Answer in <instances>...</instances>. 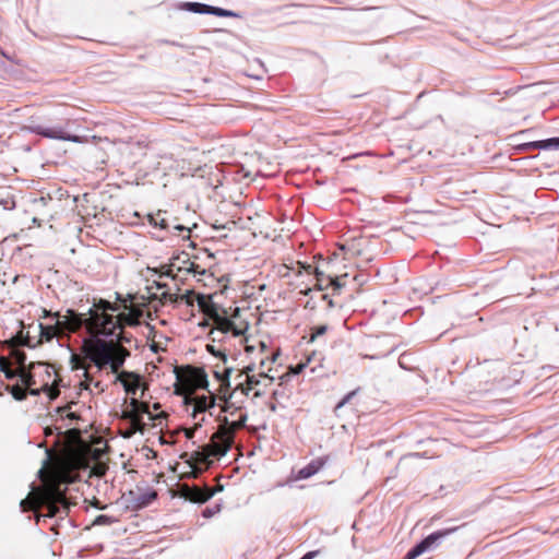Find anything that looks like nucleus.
Listing matches in <instances>:
<instances>
[{"label":"nucleus","instance_id":"f257e3e1","mask_svg":"<svg viewBox=\"0 0 559 559\" xmlns=\"http://www.w3.org/2000/svg\"><path fill=\"white\" fill-rule=\"evenodd\" d=\"M41 485L34 488L28 496L21 501L24 512L38 511L46 508V514H37V522L40 516L53 518L67 515L72 502L66 495L68 485L73 483L75 475L64 462H56L39 471Z\"/></svg>","mask_w":559,"mask_h":559},{"label":"nucleus","instance_id":"f03ea898","mask_svg":"<svg viewBox=\"0 0 559 559\" xmlns=\"http://www.w3.org/2000/svg\"><path fill=\"white\" fill-rule=\"evenodd\" d=\"M245 394V383H238L235 390L225 399V411L234 407L239 411L237 419L229 421L225 418V424L213 433L211 441L202 447V450L194 451L187 462L190 464L192 477H198L205 471L212 463V456L224 455L231 447L234 441V433L236 430L245 427V413L241 412V406H238V396Z\"/></svg>","mask_w":559,"mask_h":559},{"label":"nucleus","instance_id":"7ed1b4c3","mask_svg":"<svg viewBox=\"0 0 559 559\" xmlns=\"http://www.w3.org/2000/svg\"><path fill=\"white\" fill-rule=\"evenodd\" d=\"M175 373V393L183 396L185 406L188 412L191 409L190 416L193 419L214 406L215 397L212 394H195L197 390L207 386V376L202 368L193 366L176 367Z\"/></svg>","mask_w":559,"mask_h":559},{"label":"nucleus","instance_id":"20e7f679","mask_svg":"<svg viewBox=\"0 0 559 559\" xmlns=\"http://www.w3.org/2000/svg\"><path fill=\"white\" fill-rule=\"evenodd\" d=\"M118 331L115 334L116 340L106 341L99 337L84 340L82 352L86 354V357L98 370L109 366L111 372H118L130 356V352L122 345L124 342H130V340L124 336L122 330Z\"/></svg>","mask_w":559,"mask_h":559},{"label":"nucleus","instance_id":"39448f33","mask_svg":"<svg viewBox=\"0 0 559 559\" xmlns=\"http://www.w3.org/2000/svg\"><path fill=\"white\" fill-rule=\"evenodd\" d=\"M143 316L142 307H135L128 312H118V307L111 306V302L99 298L98 307L90 320V328L93 332H100L104 336H112L118 330H123L126 325L136 326Z\"/></svg>","mask_w":559,"mask_h":559},{"label":"nucleus","instance_id":"423d86ee","mask_svg":"<svg viewBox=\"0 0 559 559\" xmlns=\"http://www.w3.org/2000/svg\"><path fill=\"white\" fill-rule=\"evenodd\" d=\"M274 361V353L267 348V342L257 337L247 336V393L261 379L271 382L269 376L271 365Z\"/></svg>","mask_w":559,"mask_h":559},{"label":"nucleus","instance_id":"0eeeda50","mask_svg":"<svg viewBox=\"0 0 559 559\" xmlns=\"http://www.w3.org/2000/svg\"><path fill=\"white\" fill-rule=\"evenodd\" d=\"M197 301L202 312L223 333H231L234 336L245 335V323L240 320L239 307L221 308L212 300L210 295H198Z\"/></svg>","mask_w":559,"mask_h":559},{"label":"nucleus","instance_id":"6e6552de","mask_svg":"<svg viewBox=\"0 0 559 559\" xmlns=\"http://www.w3.org/2000/svg\"><path fill=\"white\" fill-rule=\"evenodd\" d=\"M97 307L98 299H94L87 313H79L72 309H68L66 313L58 319L63 334H66V332L75 333L84 326L91 336L96 338L98 335H102L100 332H93L90 328V320L93 318Z\"/></svg>","mask_w":559,"mask_h":559},{"label":"nucleus","instance_id":"1a4fd4ad","mask_svg":"<svg viewBox=\"0 0 559 559\" xmlns=\"http://www.w3.org/2000/svg\"><path fill=\"white\" fill-rule=\"evenodd\" d=\"M248 211H253L252 215H247V229L251 230L253 238L260 237L263 241H266L271 235L272 216L266 210H258L252 204L247 207Z\"/></svg>","mask_w":559,"mask_h":559},{"label":"nucleus","instance_id":"9d476101","mask_svg":"<svg viewBox=\"0 0 559 559\" xmlns=\"http://www.w3.org/2000/svg\"><path fill=\"white\" fill-rule=\"evenodd\" d=\"M36 364L32 362L27 369H19L20 382L25 386L31 395H39L41 392L47 393L50 400H55L59 395V389L57 386H49L48 383L37 386L35 376L32 372L35 369Z\"/></svg>","mask_w":559,"mask_h":559},{"label":"nucleus","instance_id":"9b49d317","mask_svg":"<svg viewBox=\"0 0 559 559\" xmlns=\"http://www.w3.org/2000/svg\"><path fill=\"white\" fill-rule=\"evenodd\" d=\"M457 531V527H449L444 530H440L431 533L426 538H424L419 544L413 547L405 556L404 559H415L425 551L431 549L433 546L439 544L442 539L448 537Z\"/></svg>","mask_w":559,"mask_h":559},{"label":"nucleus","instance_id":"f8f14e48","mask_svg":"<svg viewBox=\"0 0 559 559\" xmlns=\"http://www.w3.org/2000/svg\"><path fill=\"white\" fill-rule=\"evenodd\" d=\"M180 495L191 502L203 503L213 497L214 489L209 486L200 487L183 484L180 487Z\"/></svg>","mask_w":559,"mask_h":559},{"label":"nucleus","instance_id":"ddd939ff","mask_svg":"<svg viewBox=\"0 0 559 559\" xmlns=\"http://www.w3.org/2000/svg\"><path fill=\"white\" fill-rule=\"evenodd\" d=\"M115 373L117 374L116 382H120L128 394L135 395L136 391L142 385L141 376L133 371L126 370H118V372Z\"/></svg>","mask_w":559,"mask_h":559},{"label":"nucleus","instance_id":"4468645a","mask_svg":"<svg viewBox=\"0 0 559 559\" xmlns=\"http://www.w3.org/2000/svg\"><path fill=\"white\" fill-rule=\"evenodd\" d=\"M31 130L34 133L41 135L44 138H48V139L63 140V141H70V142H74V143L83 142L81 136L70 135V134H67L66 132H63L62 130H58V129L45 128L43 126H35V127H32Z\"/></svg>","mask_w":559,"mask_h":559},{"label":"nucleus","instance_id":"2eb2a0df","mask_svg":"<svg viewBox=\"0 0 559 559\" xmlns=\"http://www.w3.org/2000/svg\"><path fill=\"white\" fill-rule=\"evenodd\" d=\"M39 329L40 341L50 342L53 337H61L64 335L58 320L52 325L39 324Z\"/></svg>","mask_w":559,"mask_h":559},{"label":"nucleus","instance_id":"dca6fc26","mask_svg":"<svg viewBox=\"0 0 559 559\" xmlns=\"http://www.w3.org/2000/svg\"><path fill=\"white\" fill-rule=\"evenodd\" d=\"M325 464V460L317 459L298 472V479H307L318 473Z\"/></svg>","mask_w":559,"mask_h":559},{"label":"nucleus","instance_id":"f3484780","mask_svg":"<svg viewBox=\"0 0 559 559\" xmlns=\"http://www.w3.org/2000/svg\"><path fill=\"white\" fill-rule=\"evenodd\" d=\"M111 306L118 307V311H128L132 308L140 307L141 305L135 302V296L131 294H128L127 296L117 294L116 301L111 302Z\"/></svg>","mask_w":559,"mask_h":559},{"label":"nucleus","instance_id":"a211bd4d","mask_svg":"<svg viewBox=\"0 0 559 559\" xmlns=\"http://www.w3.org/2000/svg\"><path fill=\"white\" fill-rule=\"evenodd\" d=\"M265 73L264 64L259 59L250 61L249 69H247V78L261 81Z\"/></svg>","mask_w":559,"mask_h":559},{"label":"nucleus","instance_id":"6ab92c4d","mask_svg":"<svg viewBox=\"0 0 559 559\" xmlns=\"http://www.w3.org/2000/svg\"><path fill=\"white\" fill-rule=\"evenodd\" d=\"M527 147L537 150H559V138L535 141L526 144Z\"/></svg>","mask_w":559,"mask_h":559},{"label":"nucleus","instance_id":"aec40b11","mask_svg":"<svg viewBox=\"0 0 559 559\" xmlns=\"http://www.w3.org/2000/svg\"><path fill=\"white\" fill-rule=\"evenodd\" d=\"M121 418L128 419L131 425L143 426V428H145V424L143 423L142 417L133 406L129 405V407L122 412Z\"/></svg>","mask_w":559,"mask_h":559},{"label":"nucleus","instance_id":"412c9836","mask_svg":"<svg viewBox=\"0 0 559 559\" xmlns=\"http://www.w3.org/2000/svg\"><path fill=\"white\" fill-rule=\"evenodd\" d=\"M62 435L61 431L58 432L57 439L53 443L55 447L60 445V436ZM63 438L67 440L68 443L73 444L76 442H81V436L79 429H69L63 433Z\"/></svg>","mask_w":559,"mask_h":559},{"label":"nucleus","instance_id":"4be33fe9","mask_svg":"<svg viewBox=\"0 0 559 559\" xmlns=\"http://www.w3.org/2000/svg\"><path fill=\"white\" fill-rule=\"evenodd\" d=\"M0 370L4 373L7 379H14L19 377V369L12 368V361L5 357L0 358Z\"/></svg>","mask_w":559,"mask_h":559},{"label":"nucleus","instance_id":"5701e85b","mask_svg":"<svg viewBox=\"0 0 559 559\" xmlns=\"http://www.w3.org/2000/svg\"><path fill=\"white\" fill-rule=\"evenodd\" d=\"M84 354V357L78 355V354H72L71 355V358H70V364H71V369L72 370H79V369H83L85 371V368L90 369L91 365L86 362V360L90 358L86 357V354L83 352Z\"/></svg>","mask_w":559,"mask_h":559},{"label":"nucleus","instance_id":"b1692460","mask_svg":"<svg viewBox=\"0 0 559 559\" xmlns=\"http://www.w3.org/2000/svg\"><path fill=\"white\" fill-rule=\"evenodd\" d=\"M5 389L12 394V396L16 401H23L26 399L27 394H29L28 391L25 389V386L22 383L7 385Z\"/></svg>","mask_w":559,"mask_h":559},{"label":"nucleus","instance_id":"393cba45","mask_svg":"<svg viewBox=\"0 0 559 559\" xmlns=\"http://www.w3.org/2000/svg\"><path fill=\"white\" fill-rule=\"evenodd\" d=\"M338 250L344 253L345 259H349L360 254V250L357 248V243L355 240L338 246Z\"/></svg>","mask_w":559,"mask_h":559},{"label":"nucleus","instance_id":"a878e982","mask_svg":"<svg viewBox=\"0 0 559 559\" xmlns=\"http://www.w3.org/2000/svg\"><path fill=\"white\" fill-rule=\"evenodd\" d=\"M12 365L15 364L17 366L16 369H27L25 361H26V354L23 350L20 349H13L11 352V359Z\"/></svg>","mask_w":559,"mask_h":559},{"label":"nucleus","instance_id":"bb28decb","mask_svg":"<svg viewBox=\"0 0 559 559\" xmlns=\"http://www.w3.org/2000/svg\"><path fill=\"white\" fill-rule=\"evenodd\" d=\"M130 406H133L134 409L138 411L139 415L142 417L143 414H150V407L148 404L145 402H140L135 397H131L130 400Z\"/></svg>","mask_w":559,"mask_h":559},{"label":"nucleus","instance_id":"cd10ccee","mask_svg":"<svg viewBox=\"0 0 559 559\" xmlns=\"http://www.w3.org/2000/svg\"><path fill=\"white\" fill-rule=\"evenodd\" d=\"M201 415H202V417L200 419H198V418L194 419L195 423H194L193 427H190V428H185L183 427V428H181V430L185 432V436H186L187 439H192L193 436H194L195 430L199 427H201L202 421L204 420V414H201Z\"/></svg>","mask_w":559,"mask_h":559},{"label":"nucleus","instance_id":"c85d7f7f","mask_svg":"<svg viewBox=\"0 0 559 559\" xmlns=\"http://www.w3.org/2000/svg\"><path fill=\"white\" fill-rule=\"evenodd\" d=\"M144 430H145V428H143V426H134V425L130 424L129 427L124 431H121V436L126 439H129L136 432L143 433Z\"/></svg>","mask_w":559,"mask_h":559},{"label":"nucleus","instance_id":"c756f323","mask_svg":"<svg viewBox=\"0 0 559 559\" xmlns=\"http://www.w3.org/2000/svg\"><path fill=\"white\" fill-rule=\"evenodd\" d=\"M71 407V404H68L66 406H62V407H58L57 412L63 417H67L71 420L73 419H79V415L74 412H69Z\"/></svg>","mask_w":559,"mask_h":559},{"label":"nucleus","instance_id":"7c9ffc66","mask_svg":"<svg viewBox=\"0 0 559 559\" xmlns=\"http://www.w3.org/2000/svg\"><path fill=\"white\" fill-rule=\"evenodd\" d=\"M83 381H81L80 386L83 390H88L90 385L93 383V376L90 373L88 369L85 368V371L83 373Z\"/></svg>","mask_w":559,"mask_h":559},{"label":"nucleus","instance_id":"2f4dec72","mask_svg":"<svg viewBox=\"0 0 559 559\" xmlns=\"http://www.w3.org/2000/svg\"><path fill=\"white\" fill-rule=\"evenodd\" d=\"M186 264H188L187 266L185 267H178V271H181V270H186L188 273H192V274H202L204 273L203 271H200L199 270V265L195 264L194 262H190L189 260L186 262Z\"/></svg>","mask_w":559,"mask_h":559},{"label":"nucleus","instance_id":"473e14b6","mask_svg":"<svg viewBox=\"0 0 559 559\" xmlns=\"http://www.w3.org/2000/svg\"><path fill=\"white\" fill-rule=\"evenodd\" d=\"M328 330L326 325H319L311 329L310 341L313 342L317 337L323 335Z\"/></svg>","mask_w":559,"mask_h":559},{"label":"nucleus","instance_id":"72a5a7b5","mask_svg":"<svg viewBox=\"0 0 559 559\" xmlns=\"http://www.w3.org/2000/svg\"><path fill=\"white\" fill-rule=\"evenodd\" d=\"M190 9L197 13H209L210 12V5L202 4V3H191Z\"/></svg>","mask_w":559,"mask_h":559},{"label":"nucleus","instance_id":"f704fd0d","mask_svg":"<svg viewBox=\"0 0 559 559\" xmlns=\"http://www.w3.org/2000/svg\"><path fill=\"white\" fill-rule=\"evenodd\" d=\"M347 277V274H344L343 276H336L334 278H331V284L335 288H340L345 285L344 280Z\"/></svg>","mask_w":559,"mask_h":559},{"label":"nucleus","instance_id":"c9c22d12","mask_svg":"<svg viewBox=\"0 0 559 559\" xmlns=\"http://www.w3.org/2000/svg\"><path fill=\"white\" fill-rule=\"evenodd\" d=\"M209 13H213L217 16H227L229 15V12H227L226 10L224 9H221V8H214V7H210V12Z\"/></svg>","mask_w":559,"mask_h":559},{"label":"nucleus","instance_id":"e433bc0d","mask_svg":"<svg viewBox=\"0 0 559 559\" xmlns=\"http://www.w3.org/2000/svg\"><path fill=\"white\" fill-rule=\"evenodd\" d=\"M356 394V391H352L349 393H347L343 400L337 404V407H342L344 406L346 403H348L350 401V399Z\"/></svg>","mask_w":559,"mask_h":559},{"label":"nucleus","instance_id":"4c0bfd02","mask_svg":"<svg viewBox=\"0 0 559 559\" xmlns=\"http://www.w3.org/2000/svg\"><path fill=\"white\" fill-rule=\"evenodd\" d=\"M109 518L107 515H98L95 521H94V524L96 525H100V524H107L109 523Z\"/></svg>","mask_w":559,"mask_h":559},{"label":"nucleus","instance_id":"58836bf2","mask_svg":"<svg viewBox=\"0 0 559 559\" xmlns=\"http://www.w3.org/2000/svg\"><path fill=\"white\" fill-rule=\"evenodd\" d=\"M93 472L97 476H103L106 472V467L105 465L99 464L93 468Z\"/></svg>","mask_w":559,"mask_h":559},{"label":"nucleus","instance_id":"ea45409f","mask_svg":"<svg viewBox=\"0 0 559 559\" xmlns=\"http://www.w3.org/2000/svg\"><path fill=\"white\" fill-rule=\"evenodd\" d=\"M44 317H53L58 320L59 318H61V314H60V312L52 313L51 311L44 309Z\"/></svg>","mask_w":559,"mask_h":559},{"label":"nucleus","instance_id":"a19ab883","mask_svg":"<svg viewBox=\"0 0 559 559\" xmlns=\"http://www.w3.org/2000/svg\"><path fill=\"white\" fill-rule=\"evenodd\" d=\"M318 554V550L309 551L306 555H304L300 559H313Z\"/></svg>","mask_w":559,"mask_h":559},{"label":"nucleus","instance_id":"79ce46f5","mask_svg":"<svg viewBox=\"0 0 559 559\" xmlns=\"http://www.w3.org/2000/svg\"><path fill=\"white\" fill-rule=\"evenodd\" d=\"M90 504L97 509H105V506H102L99 500H97L96 498H93V500L90 502Z\"/></svg>","mask_w":559,"mask_h":559},{"label":"nucleus","instance_id":"37998d69","mask_svg":"<svg viewBox=\"0 0 559 559\" xmlns=\"http://www.w3.org/2000/svg\"><path fill=\"white\" fill-rule=\"evenodd\" d=\"M305 366H306L305 364H299V365H297V366H296V368H295V369H293V372H294V373H299V372H301V370L305 368Z\"/></svg>","mask_w":559,"mask_h":559},{"label":"nucleus","instance_id":"c03bdc74","mask_svg":"<svg viewBox=\"0 0 559 559\" xmlns=\"http://www.w3.org/2000/svg\"><path fill=\"white\" fill-rule=\"evenodd\" d=\"M55 433V430L51 428V427H47L45 429V436L48 437V436H52Z\"/></svg>","mask_w":559,"mask_h":559},{"label":"nucleus","instance_id":"a18cd8bd","mask_svg":"<svg viewBox=\"0 0 559 559\" xmlns=\"http://www.w3.org/2000/svg\"><path fill=\"white\" fill-rule=\"evenodd\" d=\"M96 389L100 390V391H104V388L102 385V382L100 381H96L92 383Z\"/></svg>","mask_w":559,"mask_h":559},{"label":"nucleus","instance_id":"49530a36","mask_svg":"<svg viewBox=\"0 0 559 559\" xmlns=\"http://www.w3.org/2000/svg\"><path fill=\"white\" fill-rule=\"evenodd\" d=\"M175 228H176V229H179V230H188V231H189V229H188V228H186V227H183V226H180V225L176 226Z\"/></svg>","mask_w":559,"mask_h":559},{"label":"nucleus","instance_id":"de8ad7c7","mask_svg":"<svg viewBox=\"0 0 559 559\" xmlns=\"http://www.w3.org/2000/svg\"><path fill=\"white\" fill-rule=\"evenodd\" d=\"M160 227H162V228H166V227H167V226H166V224H164V219H163V221H162V223H160Z\"/></svg>","mask_w":559,"mask_h":559},{"label":"nucleus","instance_id":"09e8293b","mask_svg":"<svg viewBox=\"0 0 559 559\" xmlns=\"http://www.w3.org/2000/svg\"><path fill=\"white\" fill-rule=\"evenodd\" d=\"M333 255H334L335 258H337V257H340V253H338V252H334V253H333Z\"/></svg>","mask_w":559,"mask_h":559},{"label":"nucleus","instance_id":"8fccbe9b","mask_svg":"<svg viewBox=\"0 0 559 559\" xmlns=\"http://www.w3.org/2000/svg\"><path fill=\"white\" fill-rule=\"evenodd\" d=\"M187 456H188V453H183V454L181 455V459H185V457H187Z\"/></svg>","mask_w":559,"mask_h":559}]
</instances>
